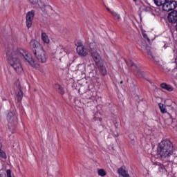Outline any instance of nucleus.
Wrapping results in <instances>:
<instances>
[{"label":"nucleus","instance_id":"b1692460","mask_svg":"<svg viewBox=\"0 0 177 177\" xmlns=\"http://www.w3.org/2000/svg\"><path fill=\"white\" fill-rule=\"evenodd\" d=\"M145 50H146L147 55H149V56L153 57V53H151V50H150L149 46H147L146 48H145Z\"/></svg>","mask_w":177,"mask_h":177},{"label":"nucleus","instance_id":"39448f33","mask_svg":"<svg viewBox=\"0 0 177 177\" xmlns=\"http://www.w3.org/2000/svg\"><path fill=\"white\" fill-rule=\"evenodd\" d=\"M29 46L32 51L33 55H36L37 52L44 48L42 45H41V44H39V42L35 39L30 40Z\"/></svg>","mask_w":177,"mask_h":177},{"label":"nucleus","instance_id":"f257e3e1","mask_svg":"<svg viewBox=\"0 0 177 177\" xmlns=\"http://www.w3.org/2000/svg\"><path fill=\"white\" fill-rule=\"evenodd\" d=\"M7 57L9 64L17 74H21L23 73V67L19 59L24 60L26 63H28L31 67H34L35 68L39 67V65L32 58V55L23 48H17L12 53L8 52Z\"/></svg>","mask_w":177,"mask_h":177},{"label":"nucleus","instance_id":"a878e982","mask_svg":"<svg viewBox=\"0 0 177 177\" xmlns=\"http://www.w3.org/2000/svg\"><path fill=\"white\" fill-rule=\"evenodd\" d=\"M17 88L19 91H23V88H21V85L20 84V82H17Z\"/></svg>","mask_w":177,"mask_h":177},{"label":"nucleus","instance_id":"473e14b6","mask_svg":"<svg viewBox=\"0 0 177 177\" xmlns=\"http://www.w3.org/2000/svg\"><path fill=\"white\" fill-rule=\"evenodd\" d=\"M169 115H170V118H172V115H171V114L168 113Z\"/></svg>","mask_w":177,"mask_h":177},{"label":"nucleus","instance_id":"7ed1b4c3","mask_svg":"<svg viewBox=\"0 0 177 177\" xmlns=\"http://www.w3.org/2000/svg\"><path fill=\"white\" fill-rule=\"evenodd\" d=\"M174 144L169 140H165L162 141L158 148V152L159 156L162 158H167V160H169L171 156L174 154Z\"/></svg>","mask_w":177,"mask_h":177},{"label":"nucleus","instance_id":"aec40b11","mask_svg":"<svg viewBox=\"0 0 177 177\" xmlns=\"http://www.w3.org/2000/svg\"><path fill=\"white\" fill-rule=\"evenodd\" d=\"M158 106H159V109L160 110V112L162 113V114H165V113H167V109L165 108V105H164L162 103H159L158 104Z\"/></svg>","mask_w":177,"mask_h":177},{"label":"nucleus","instance_id":"c85d7f7f","mask_svg":"<svg viewBox=\"0 0 177 177\" xmlns=\"http://www.w3.org/2000/svg\"><path fill=\"white\" fill-rule=\"evenodd\" d=\"M42 5H43V6L44 7V8H46V6H48V8H50V9H51V10H53V8H52V7L50 6H46V5H45L44 3H42Z\"/></svg>","mask_w":177,"mask_h":177},{"label":"nucleus","instance_id":"6ab92c4d","mask_svg":"<svg viewBox=\"0 0 177 177\" xmlns=\"http://www.w3.org/2000/svg\"><path fill=\"white\" fill-rule=\"evenodd\" d=\"M41 39L44 42H45V44H49V38H48V35H46V33H41Z\"/></svg>","mask_w":177,"mask_h":177},{"label":"nucleus","instance_id":"2eb2a0df","mask_svg":"<svg viewBox=\"0 0 177 177\" xmlns=\"http://www.w3.org/2000/svg\"><path fill=\"white\" fill-rule=\"evenodd\" d=\"M168 0H154V3L157 6H162V9H164V5L167 3Z\"/></svg>","mask_w":177,"mask_h":177},{"label":"nucleus","instance_id":"4be33fe9","mask_svg":"<svg viewBox=\"0 0 177 177\" xmlns=\"http://www.w3.org/2000/svg\"><path fill=\"white\" fill-rule=\"evenodd\" d=\"M97 174L100 176H106V171H104V169H100L97 171Z\"/></svg>","mask_w":177,"mask_h":177},{"label":"nucleus","instance_id":"6e6552de","mask_svg":"<svg viewBox=\"0 0 177 177\" xmlns=\"http://www.w3.org/2000/svg\"><path fill=\"white\" fill-rule=\"evenodd\" d=\"M56 55L57 58L59 59V60H62V58L66 56V50H64V47L63 46L59 45V46H57Z\"/></svg>","mask_w":177,"mask_h":177},{"label":"nucleus","instance_id":"f3484780","mask_svg":"<svg viewBox=\"0 0 177 177\" xmlns=\"http://www.w3.org/2000/svg\"><path fill=\"white\" fill-rule=\"evenodd\" d=\"M23 96H24V93H23V91H18L17 94V100L18 103L21 102V100H23Z\"/></svg>","mask_w":177,"mask_h":177},{"label":"nucleus","instance_id":"20e7f679","mask_svg":"<svg viewBox=\"0 0 177 177\" xmlns=\"http://www.w3.org/2000/svg\"><path fill=\"white\" fill-rule=\"evenodd\" d=\"M33 55L39 63H46L48 60V55L44 48L39 50V51L36 52V54Z\"/></svg>","mask_w":177,"mask_h":177},{"label":"nucleus","instance_id":"c756f323","mask_svg":"<svg viewBox=\"0 0 177 177\" xmlns=\"http://www.w3.org/2000/svg\"><path fill=\"white\" fill-rule=\"evenodd\" d=\"M6 174H0V177H6Z\"/></svg>","mask_w":177,"mask_h":177},{"label":"nucleus","instance_id":"f704fd0d","mask_svg":"<svg viewBox=\"0 0 177 177\" xmlns=\"http://www.w3.org/2000/svg\"><path fill=\"white\" fill-rule=\"evenodd\" d=\"M120 84H123V82H122V81H121V82H120Z\"/></svg>","mask_w":177,"mask_h":177},{"label":"nucleus","instance_id":"9d476101","mask_svg":"<svg viewBox=\"0 0 177 177\" xmlns=\"http://www.w3.org/2000/svg\"><path fill=\"white\" fill-rule=\"evenodd\" d=\"M77 53L80 56H87L88 50L84 47V46H78L77 47Z\"/></svg>","mask_w":177,"mask_h":177},{"label":"nucleus","instance_id":"412c9836","mask_svg":"<svg viewBox=\"0 0 177 177\" xmlns=\"http://www.w3.org/2000/svg\"><path fill=\"white\" fill-rule=\"evenodd\" d=\"M30 3H31V5L34 6V8H35L36 9H38V8H40L39 4H38V0H29Z\"/></svg>","mask_w":177,"mask_h":177},{"label":"nucleus","instance_id":"dca6fc26","mask_svg":"<svg viewBox=\"0 0 177 177\" xmlns=\"http://www.w3.org/2000/svg\"><path fill=\"white\" fill-rule=\"evenodd\" d=\"M156 168L158 169L159 172L162 174H165L167 172V169H165V167L164 165L159 164L156 165Z\"/></svg>","mask_w":177,"mask_h":177},{"label":"nucleus","instance_id":"a211bd4d","mask_svg":"<svg viewBox=\"0 0 177 177\" xmlns=\"http://www.w3.org/2000/svg\"><path fill=\"white\" fill-rule=\"evenodd\" d=\"M55 88L56 89H58V93H59V95H64L65 91H64V88H63V87H62V86H60V84H55Z\"/></svg>","mask_w":177,"mask_h":177},{"label":"nucleus","instance_id":"393cba45","mask_svg":"<svg viewBox=\"0 0 177 177\" xmlns=\"http://www.w3.org/2000/svg\"><path fill=\"white\" fill-rule=\"evenodd\" d=\"M0 157H1V158H6V153H5L2 149H0Z\"/></svg>","mask_w":177,"mask_h":177},{"label":"nucleus","instance_id":"423d86ee","mask_svg":"<svg viewBox=\"0 0 177 177\" xmlns=\"http://www.w3.org/2000/svg\"><path fill=\"white\" fill-rule=\"evenodd\" d=\"M177 2L175 0H167V1L163 5L162 10L165 12H171L174 9H176Z\"/></svg>","mask_w":177,"mask_h":177},{"label":"nucleus","instance_id":"c9c22d12","mask_svg":"<svg viewBox=\"0 0 177 177\" xmlns=\"http://www.w3.org/2000/svg\"><path fill=\"white\" fill-rule=\"evenodd\" d=\"M134 2H136V0H133Z\"/></svg>","mask_w":177,"mask_h":177},{"label":"nucleus","instance_id":"72a5a7b5","mask_svg":"<svg viewBox=\"0 0 177 177\" xmlns=\"http://www.w3.org/2000/svg\"><path fill=\"white\" fill-rule=\"evenodd\" d=\"M159 62H156V64H158Z\"/></svg>","mask_w":177,"mask_h":177},{"label":"nucleus","instance_id":"f8f14e48","mask_svg":"<svg viewBox=\"0 0 177 177\" xmlns=\"http://www.w3.org/2000/svg\"><path fill=\"white\" fill-rule=\"evenodd\" d=\"M118 173L119 174V175H121V176L122 177H131L128 174V171H127L122 167H120L118 169Z\"/></svg>","mask_w":177,"mask_h":177},{"label":"nucleus","instance_id":"9b49d317","mask_svg":"<svg viewBox=\"0 0 177 177\" xmlns=\"http://www.w3.org/2000/svg\"><path fill=\"white\" fill-rule=\"evenodd\" d=\"M130 66L133 68L134 67L135 71L137 73V77H138V78H143L145 77V73L142 72L140 69L138 67V66L135 64V63H131Z\"/></svg>","mask_w":177,"mask_h":177},{"label":"nucleus","instance_id":"0eeeda50","mask_svg":"<svg viewBox=\"0 0 177 177\" xmlns=\"http://www.w3.org/2000/svg\"><path fill=\"white\" fill-rule=\"evenodd\" d=\"M34 16H35V10H32L26 14V24L27 28H31L32 27V20H34Z\"/></svg>","mask_w":177,"mask_h":177},{"label":"nucleus","instance_id":"7c9ffc66","mask_svg":"<svg viewBox=\"0 0 177 177\" xmlns=\"http://www.w3.org/2000/svg\"><path fill=\"white\" fill-rule=\"evenodd\" d=\"M106 10H108V12H110L111 13V12H113V11L110 10V8H106Z\"/></svg>","mask_w":177,"mask_h":177},{"label":"nucleus","instance_id":"5701e85b","mask_svg":"<svg viewBox=\"0 0 177 177\" xmlns=\"http://www.w3.org/2000/svg\"><path fill=\"white\" fill-rule=\"evenodd\" d=\"M111 13L113 17H115V19H117V20H120V19H121V17H120V15H118L117 12L112 11Z\"/></svg>","mask_w":177,"mask_h":177},{"label":"nucleus","instance_id":"bb28decb","mask_svg":"<svg viewBox=\"0 0 177 177\" xmlns=\"http://www.w3.org/2000/svg\"><path fill=\"white\" fill-rule=\"evenodd\" d=\"M6 175H7V177H12V170L7 169Z\"/></svg>","mask_w":177,"mask_h":177},{"label":"nucleus","instance_id":"cd10ccee","mask_svg":"<svg viewBox=\"0 0 177 177\" xmlns=\"http://www.w3.org/2000/svg\"><path fill=\"white\" fill-rule=\"evenodd\" d=\"M142 36L144 38H145V39L147 40L148 42H150V38H149V37H147V35L145 32H142Z\"/></svg>","mask_w":177,"mask_h":177},{"label":"nucleus","instance_id":"f03ea898","mask_svg":"<svg viewBox=\"0 0 177 177\" xmlns=\"http://www.w3.org/2000/svg\"><path fill=\"white\" fill-rule=\"evenodd\" d=\"M89 48V53L95 62V65L97 67H98L100 73L102 75H106L107 74V70H106V66H104V64H103V59H102L100 54L98 53L97 50H96V48H97V44L95 41L90 43Z\"/></svg>","mask_w":177,"mask_h":177},{"label":"nucleus","instance_id":"2f4dec72","mask_svg":"<svg viewBox=\"0 0 177 177\" xmlns=\"http://www.w3.org/2000/svg\"><path fill=\"white\" fill-rule=\"evenodd\" d=\"M2 149V145L0 143V150Z\"/></svg>","mask_w":177,"mask_h":177},{"label":"nucleus","instance_id":"4468645a","mask_svg":"<svg viewBox=\"0 0 177 177\" xmlns=\"http://www.w3.org/2000/svg\"><path fill=\"white\" fill-rule=\"evenodd\" d=\"M16 117L13 115V113L12 112H8L7 115V120L10 124H15V122L12 121V120H15Z\"/></svg>","mask_w":177,"mask_h":177},{"label":"nucleus","instance_id":"1a4fd4ad","mask_svg":"<svg viewBox=\"0 0 177 177\" xmlns=\"http://www.w3.org/2000/svg\"><path fill=\"white\" fill-rule=\"evenodd\" d=\"M167 19L169 23H171L172 24H175V23H177V11L173 10L170 13H169Z\"/></svg>","mask_w":177,"mask_h":177},{"label":"nucleus","instance_id":"ddd939ff","mask_svg":"<svg viewBox=\"0 0 177 177\" xmlns=\"http://www.w3.org/2000/svg\"><path fill=\"white\" fill-rule=\"evenodd\" d=\"M160 87L165 91H168L169 92H172V91H174V88L172 87V86L168 85L167 84V83L165 82L160 84Z\"/></svg>","mask_w":177,"mask_h":177}]
</instances>
